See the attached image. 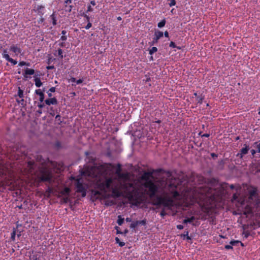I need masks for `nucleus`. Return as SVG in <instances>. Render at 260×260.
<instances>
[{"label":"nucleus","mask_w":260,"mask_h":260,"mask_svg":"<svg viewBox=\"0 0 260 260\" xmlns=\"http://www.w3.org/2000/svg\"><path fill=\"white\" fill-rule=\"evenodd\" d=\"M168 180L166 181L165 187H159L156 192L162 194L164 197H160L161 205L165 207H171L173 204V199H177L180 194L177 191V185L175 184V178L172 177V173L170 171L167 172Z\"/></svg>","instance_id":"obj_1"},{"label":"nucleus","mask_w":260,"mask_h":260,"mask_svg":"<svg viewBox=\"0 0 260 260\" xmlns=\"http://www.w3.org/2000/svg\"><path fill=\"white\" fill-rule=\"evenodd\" d=\"M121 166L118 165L115 171L117 177V181L120 183V187L128 194H132L138 188L140 182L137 180H132L128 173H123L121 172Z\"/></svg>","instance_id":"obj_2"},{"label":"nucleus","mask_w":260,"mask_h":260,"mask_svg":"<svg viewBox=\"0 0 260 260\" xmlns=\"http://www.w3.org/2000/svg\"><path fill=\"white\" fill-rule=\"evenodd\" d=\"M100 187L102 190H106L108 189H112V193L114 196L119 197L120 196L121 193L118 190L119 189L123 191L127 196L133 197L141 191V186L138 185V188L132 194H128L124 189H122L120 186V183L116 184V180L112 178H106L105 180L101 182L99 184Z\"/></svg>","instance_id":"obj_3"},{"label":"nucleus","mask_w":260,"mask_h":260,"mask_svg":"<svg viewBox=\"0 0 260 260\" xmlns=\"http://www.w3.org/2000/svg\"><path fill=\"white\" fill-rule=\"evenodd\" d=\"M152 177V173L145 172L142 176L141 179L145 181L144 183V186L148 189V193L150 197H154L156 191L158 190L159 187H165L166 185L167 180H160L155 182H153L150 180V178Z\"/></svg>","instance_id":"obj_4"},{"label":"nucleus","mask_w":260,"mask_h":260,"mask_svg":"<svg viewBox=\"0 0 260 260\" xmlns=\"http://www.w3.org/2000/svg\"><path fill=\"white\" fill-rule=\"evenodd\" d=\"M37 178L40 182H47L51 183L53 182V175L51 171L46 168H42L37 175Z\"/></svg>","instance_id":"obj_5"},{"label":"nucleus","mask_w":260,"mask_h":260,"mask_svg":"<svg viewBox=\"0 0 260 260\" xmlns=\"http://www.w3.org/2000/svg\"><path fill=\"white\" fill-rule=\"evenodd\" d=\"M76 191L81 192L82 197H85L86 195L87 185L83 184L80 180H78L76 183Z\"/></svg>","instance_id":"obj_6"},{"label":"nucleus","mask_w":260,"mask_h":260,"mask_svg":"<svg viewBox=\"0 0 260 260\" xmlns=\"http://www.w3.org/2000/svg\"><path fill=\"white\" fill-rule=\"evenodd\" d=\"M244 148H243L241 149L240 152L238 153L237 155V156L240 158H242L243 155L247 154L248 153V150H249V147L246 144H244Z\"/></svg>","instance_id":"obj_7"},{"label":"nucleus","mask_w":260,"mask_h":260,"mask_svg":"<svg viewBox=\"0 0 260 260\" xmlns=\"http://www.w3.org/2000/svg\"><path fill=\"white\" fill-rule=\"evenodd\" d=\"M146 224V220L144 219L141 221H136V222H134L132 223L130 225V228L132 229L136 228L137 226L141 224L142 225H145Z\"/></svg>","instance_id":"obj_8"},{"label":"nucleus","mask_w":260,"mask_h":260,"mask_svg":"<svg viewBox=\"0 0 260 260\" xmlns=\"http://www.w3.org/2000/svg\"><path fill=\"white\" fill-rule=\"evenodd\" d=\"M45 103L47 105H57L58 103V102L55 98H53L46 99L45 101Z\"/></svg>","instance_id":"obj_9"},{"label":"nucleus","mask_w":260,"mask_h":260,"mask_svg":"<svg viewBox=\"0 0 260 260\" xmlns=\"http://www.w3.org/2000/svg\"><path fill=\"white\" fill-rule=\"evenodd\" d=\"M163 37V32L160 31L155 32L154 37L153 38V43L156 42L160 38Z\"/></svg>","instance_id":"obj_10"},{"label":"nucleus","mask_w":260,"mask_h":260,"mask_svg":"<svg viewBox=\"0 0 260 260\" xmlns=\"http://www.w3.org/2000/svg\"><path fill=\"white\" fill-rule=\"evenodd\" d=\"M257 190L255 188H253L252 189L249 190V198L251 200H252L253 197H255L256 195Z\"/></svg>","instance_id":"obj_11"},{"label":"nucleus","mask_w":260,"mask_h":260,"mask_svg":"<svg viewBox=\"0 0 260 260\" xmlns=\"http://www.w3.org/2000/svg\"><path fill=\"white\" fill-rule=\"evenodd\" d=\"M36 94L39 95L40 96L39 100L41 102H42L44 100V94L41 90V89H37L35 91Z\"/></svg>","instance_id":"obj_12"},{"label":"nucleus","mask_w":260,"mask_h":260,"mask_svg":"<svg viewBox=\"0 0 260 260\" xmlns=\"http://www.w3.org/2000/svg\"><path fill=\"white\" fill-rule=\"evenodd\" d=\"M34 73H35L34 70L31 69L26 68V70H25L24 73L23 74V76L25 78H27V75H32Z\"/></svg>","instance_id":"obj_13"},{"label":"nucleus","mask_w":260,"mask_h":260,"mask_svg":"<svg viewBox=\"0 0 260 260\" xmlns=\"http://www.w3.org/2000/svg\"><path fill=\"white\" fill-rule=\"evenodd\" d=\"M252 147L256 150L257 152H260V140L254 142Z\"/></svg>","instance_id":"obj_14"},{"label":"nucleus","mask_w":260,"mask_h":260,"mask_svg":"<svg viewBox=\"0 0 260 260\" xmlns=\"http://www.w3.org/2000/svg\"><path fill=\"white\" fill-rule=\"evenodd\" d=\"M70 192V189L68 187H66L61 191V193L64 196H67L69 194Z\"/></svg>","instance_id":"obj_15"},{"label":"nucleus","mask_w":260,"mask_h":260,"mask_svg":"<svg viewBox=\"0 0 260 260\" xmlns=\"http://www.w3.org/2000/svg\"><path fill=\"white\" fill-rule=\"evenodd\" d=\"M72 2V1L71 0H66L65 1V3L66 4H71ZM66 11H68L69 12H70L71 11V9H72V6L70 5V6H68L67 5H66Z\"/></svg>","instance_id":"obj_16"},{"label":"nucleus","mask_w":260,"mask_h":260,"mask_svg":"<svg viewBox=\"0 0 260 260\" xmlns=\"http://www.w3.org/2000/svg\"><path fill=\"white\" fill-rule=\"evenodd\" d=\"M35 85L37 87H40L42 85V83L41 81V80L39 78H36L35 79Z\"/></svg>","instance_id":"obj_17"},{"label":"nucleus","mask_w":260,"mask_h":260,"mask_svg":"<svg viewBox=\"0 0 260 260\" xmlns=\"http://www.w3.org/2000/svg\"><path fill=\"white\" fill-rule=\"evenodd\" d=\"M195 219V217L194 216H191L189 218L185 219L183 220V223H191Z\"/></svg>","instance_id":"obj_18"},{"label":"nucleus","mask_w":260,"mask_h":260,"mask_svg":"<svg viewBox=\"0 0 260 260\" xmlns=\"http://www.w3.org/2000/svg\"><path fill=\"white\" fill-rule=\"evenodd\" d=\"M154 205H156V206H158L161 205V201L160 200V196H157L156 197V201L154 203Z\"/></svg>","instance_id":"obj_19"},{"label":"nucleus","mask_w":260,"mask_h":260,"mask_svg":"<svg viewBox=\"0 0 260 260\" xmlns=\"http://www.w3.org/2000/svg\"><path fill=\"white\" fill-rule=\"evenodd\" d=\"M118 218V219L117 221V223L119 225H121L123 224L124 219L123 218H122L120 215H119Z\"/></svg>","instance_id":"obj_20"},{"label":"nucleus","mask_w":260,"mask_h":260,"mask_svg":"<svg viewBox=\"0 0 260 260\" xmlns=\"http://www.w3.org/2000/svg\"><path fill=\"white\" fill-rule=\"evenodd\" d=\"M54 54L55 55L59 56L61 58H63L62 50H56Z\"/></svg>","instance_id":"obj_21"},{"label":"nucleus","mask_w":260,"mask_h":260,"mask_svg":"<svg viewBox=\"0 0 260 260\" xmlns=\"http://www.w3.org/2000/svg\"><path fill=\"white\" fill-rule=\"evenodd\" d=\"M115 241L116 243L118 244L120 247H123L125 245V243L123 242H121L118 237H116Z\"/></svg>","instance_id":"obj_22"},{"label":"nucleus","mask_w":260,"mask_h":260,"mask_svg":"<svg viewBox=\"0 0 260 260\" xmlns=\"http://www.w3.org/2000/svg\"><path fill=\"white\" fill-rule=\"evenodd\" d=\"M3 57L6 59L8 61L11 59L8 54L7 53L6 50H4V53H3Z\"/></svg>","instance_id":"obj_23"},{"label":"nucleus","mask_w":260,"mask_h":260,"mask_svg":"<svg viewBox=\"0 0 260 260\" xmlns=\"http://www.w3.org/2000/svg\"><path fill=\"white\" fill-rule=\"evenodd\" d=\"M240 243L241 245H243V243H241L240 241H238V240H233V241H231L230 242V244L232 245V246H235L237 244Z\"/></svg>","instance_id":"obj_24"},{"label":"nucleus","mask_w":260,"mask_h":260,"mask_svg":"<svg viewBox=\"0 0 260 260\" xmlns=\"http://www.w3.org/2000/svg\"><path fill=\"white\" fill-rule=\"evenodd\" d=\"M18 95L20 98H23V91L20 87H18Z\"/></svg>","instance_id":"obj_25"},{"label":"nucleus","mask_w":260,"mask_h":260,"mask_svg":"<svg viewBox=\"0 0 260 260\" xmlns=\"http://www.w3.org/2000/svg\"><path fill=\"white\" fill-rule=\"evenodd\" d=\"M166 24V20L165 19H163L161 20L160 22L158 23V27H162L165 25Z\"/></svg>","instance_id":"obj_26"},{"label":"nucleus","mask_w":260,"mask_h":260,"mask_svg":"<svg viewBox=\"0 0 260 260\" xmlns=\"http://www.w3.org/2000/svg\"><path fill=\"white\" fill-rule=\"evenodd\" d=\"M50 18L52 21V24L53 25H55L56 24V20L55 19V16H54V14H52L51 16H50Z\"/></svg>","instance_id":"obj_27"},{"label":"nucleus","mask_w":260,"mask_h":260,"mask_svg":"<svg viewBox=\"0 0 260 260\" xmlns=\"http://www.w3.org/2000/svg\"><path fill=\"white\" fill-rule=\"evenodd\" d=\"M230 187L232 189L236 188V190L237 192H238L241 189V187L240 186H238V187H236L235 186L234 184L230 185Z\"/></svg>","instance_id":"obj_28"},{"label":"nucleus","mask_w":260,"mask_h":260,"mask_svg":"<svg viewBox=\"0 0 260 260\" xmlns=\"http://www.w3.org/2000/svg\"><path fill=\"white\" fill-rule=\"evenodd\" d=\"M61 34L63 35V36L61 37V39L62 41H64L67 39V37L65 36V35L67 34V32L66 30H62L61 31Z\"/></svg>","instance_id":"obj_29"},{"label":"nucleus","mask_w":260,"mask_h":260,"mask_svg":"<svg viewBox=\"0 0 260 260\" xmlns=\"http://www.w3.org/2000/svg\"><path fill=\"white\" fill-rule=\"evenodd\" d=\"M42 156H38L37 159L38 161L40 162V163L43 165L45 163V160L43 159H42Z\"/></svg>","instance_id":"obj_30"},{"label":"nucleus","mask_w":260,"mask_h":260,"mask_svg":"<svg viewBox=\"0 0 260 260\" xmlns=\"http://www.w3.org/2000/svg\"><path fill=\"white\" fill-rule=\"evenodd\" d=\"M15 235H16V232H15V230H14L13 232L11 233V238L13 241H14L15 239Z\"/></svg>","instance_id":"obj_31"},{"label":"nucleus","mask_w":260,"mask_h":260,"mask_svg":"<svg viewBox=\"0 0 260 260\" xmlns=\"http://www.w3.org/2000/svg\"><path fill=\"white\" fill-rule=\"evenodd\" d=\"M238 197L237 195V194L235 193L233 195L232 201L234 202V201H236L238 199Z\"/></svg>","instance_id":"obj_32"},{"label":"nucleus","mask_w":260,"mask_h":260,"mask_svg":"<svg viewBox=\"0 0 260 260\" xmlns=\"http://www.w3.org/2000/svg\"><path fill=\"white\" fill-rule=\"evenodd\" d=\"M203 99L204 97L202 96L197 97L198 102L200 104H201L202 103V101L203 100Z\"/></svg>","instance_id":"obj_33"},{"label":"nucleus","mask_w":260,"mask_h":260,"mask_svg":"<svg viewBox=\"0 0 260 260\" xmlns=\"http://www.w3.org/2000/svg\"><path fill=\"white\" fill-rule=\"evenodd\" d=\"M168 1L170 2V3L169 4V5L171 6H173L175 5L176 2L175 0H168Z\"/></svg>","instance_id":"obj_34"},{"label":"nucleus","mask_w":260,"mask_h":260,"mask_svg":"<svg viewBox=\"0 0 260 260\" xmlns=\"http://www.w3.org/2000/svg\"><path fill=\"white\" fill-rule=\"evenodd\" d=\"M24 65L29 66V63H26L25 62H24L23 61L20 62L19 63V66H21V67L24 66Z\"/></svg>","instance_id":"obj_35"},{"label":"nucleus","mask_w":260,"mask_h":260,"mask_svg":"<svg viewBox=\"0 0 260 260\" xmlns=\"http://www.w3.org/2000/svg\"><path fill=\"white\" fill-rule=\"evenodd\" d=\"M9 61L11 63H12L14 65L16 64L17 63V61L16 60H14L12 58H11V59L9 60Z\"/></svg>","instance_id":"obj_36"},{"label":"nucleus","mask_w":260,"mask_h":260,"mask_svg":"<svg viewBox=\"0 0 260 260\" xmlns=\"http://www.w3.org/2000/svg\"><path fill=\"white\" fill-rule=\"evenodd\" d=\"M52 192V188L51 187H48L47 189V190H46V193H47L48 194H49Z\"/></svg>","instance_id":"obj_37"},{"label":"nucleus","mask_w":260,"mask_h":260,"mask_svg":"<svg viewBox=\"0 0 260 260\" xmlns=\"http://www.w3.org/2000/svg\"><path fill=\"white\" fill-rule=\"evenodd\" d=\"M149 51V54L152 55L154 52H156L157 50H148Z\"/></svg>","instance_id":"obj_38"},{"label":"nucleus","mask_w":260,"mask_h":260,"mask_svg":"<svg viewBox=\"0 0 260 260\" xmlns=\"http://www.w3.org/2000/svg\"><path fill=\"white\" fill-rule=\"evenodd\" d=\"M243 234L244 235L245 238H247L250 235L249 233L248 232H243Z\"/></svg>","instance_id":"obj_39"},{"label":"nucleus","mask_w":260,"mask_h":260,"mask_svg":"<svg viewBox=\"0 0 260 260\" xmlns=\"http://www.w3.org/2000/svg\"><path fill=\"white\" fill-rule=\"evenodd\" d=\"M167 214L166 212L165 211V210L163 209L161 212H160V215L162 216V217H164Z\"/></svg>","instance_id":"obj_40"},{"label":"nucleus","mask_w":260,"mask_h":260,"mask_svg":"<svg viewBox=\"0 0 260 260\" xmlns=\"http://www.w3.org/2000/svg\"><path fill=\"white\" fill-rule=\"evenodd\" d=\"M91 23L89 22H88V24H87V25L85 26V28L86 29H89V28H90L91 27Z\"/></svg>","instance_id":"obj_41"},{"label":"nucleus","mask_w":260,"mask_h":260,"mask_svg":"<svg viewBox=\"0 0 260 260\" xmlns=\"http://www.w3.org/2000/svg\"><path fill=\"white\" fill-rule=\"evenodd\" d=\"M188 235V231H185L184 234L181 235V237L184 238Z\"/></svg>","instance_id":"obj_42"},{"label":"nucleus","mask_w":260,"mask_h":260,"mask_svg":"<svg viewBox=\"0 0 260 260\" xmlns=\"http://www.w3.org/2000/svg\"><path fill=\"white\" fill-rule=\"evenodd\" d=\"M211 156L212 157V158H213L214 159H215L217 157V154L214 153H212L211 154Z\"/></svg>","instance_id":"obj_43"},{"label":"nucleus","mask_w":260,"mask_h":260,"mask_svg":"<svg viewBox=\"0 0 260 260\" xmlns=\"http://www.w3.org/2000/svg\"><path fill=\"white\" fill-rule=\"evenodd\" d=\"M169 46L170 47H173V48H175L176 47L175 43L174 42H171L170 43Z\"/></svg>","instance_id":"obj_44"},{"label":"nucleus","mask_w":260,"mask_h":260,"mask_svg":"<svg viewBox=\"0 0 260 260\" xmlns=\"http://www.w3.org/2000/svg\"><path fill=\"white\" fill-rule=\"evenodd\" d=\"M225 248L226 249H232L233 247L232 245H226L225 246Z\"/></svg>","instance_id":"obj_45"},{"label":"nucleus","mask_w":260,"mask_h":260,"mask_svg":"<svg viewBox=\"0 0 260 260\" xmlns=\"http://www.w3.org/2000/svg\"><path fill=\"white\" fill-rule=\"evenodd\" d=\"M92 194H93L94 196H96V195H98V194H100V193L99 191H93L92 190Z\"/></svg>","instance_id":"obj_46"},{"label":"nucleus","mask_w":260,"mask_h":260,"mask_svg":"<svg viewBox=\"0 0 260 260\" xmlns=\"http://www.w3.org/2000/svg\"><path fill=\"white\" fill-rule=\"evenodd\" d=\"M83 82V80L82 79H79L77 80H76V83L77 84H81Z\"/></svg>","instance_id":"obj_47"},{"label":"nucleus","mask_w":260,"mask_h":260,"mask_svg":"<svg viewBox=\"0 0 260 260\" xmlns=\"http://www.w3.org/2000/svg\"><path fill=\"white\" fill-rule=\"evenodd\" d=\"M177 228L178 229V230H182L183 229V226L182 225H181V224H179V225H177Z\"/></svg>","instance_id":"obj_48"},{"label":"nucleus","mask_w":260,"mask_h":260,"mask_svg":"<svg viewBox=\"0 0 260 260\" xmlns=\"http://www.w3.org/2000/svg\"><path fill=\"white\" fill-rule=\"evenodd\" d=\"M49 91L53 92L55 91V87H52L49 89Z\"/></svg>","instance_id":"obj_49"},{"label":"nucleus","mask_w":260,"mask_h":260,"mask_svg":"<svg viewBox=\"0 0 260 260\" xmlns=\"http://www.w3.org/2000/svg\"><path fill=\"white\" fill-rule=\"evenodd\" d=\"M251 152L252 155H253L254 154H255L256 152H257L256 150L254 148L251 150Z\"/></svg>","instance_id":"obj_50"},{"label":"nucleus","mask_w":260,"mask_h":260,"mask_svg":"<svg viewBox=\"0 0 260 260\" xmlns=\"http://www.w3.org/2000/svg\"><path fill=\"white\" fill-rule=\"evenodd\" d=\"M70 81L71 82H76V79L75 78L72 77L70 79Z\"/></svg>","instance_id":"obj_51"},{"label":"nucleus","mask_w":260,"mask_h":260,"mask_svg":"<svg viewBox=\"0 0 260 260\" xmlns=\"http://www.w3.org/2000/svg\"><path fill=\"white\" fill-rule=\"evenodd\" d=\"M46 68L47 70H52V69H53L54 68V67L53 66H47L46 67Z\"/></svg>","instance_id":"obj_52"},{"label":"nucleus","mask_w":260,"mask_h":260,"mask_svg":"<svg viewBox=\"0 0 260 260\" xmlns=\"http://www.w3.org/2000/svg\"><path fill=\"white\" fill-rule=\"evenodd\" d=\"M93 11V9L92 8H91V7L90 6H89L88 7V9H87V11L88 12H91V11Z\"/></svg>","instance_id":"obj_53"},{"label":"nucleus","mask_w":260,"mask_h":260,"mask_svg":"<svg viewBox=\"0 0 260 260\" xmlns=\"http://www.w3.org/2000/svg\"><path fill=\"white\" fill-rule=\"evenodd\" d=\"M118 229H119V228H118V226H116V229L117 230V234H123V233H122V232H120V231H119L118 230Z\"/></svg>","instance_id":"obj_54"},{"label":"nucleus","mask_w":260,"mask_h":260,"mask_svg":"<svg viewBox=\"0 0 260 260\" xmlns=\"http://www.w3.org/2000/svg\"><path fill=\"white\" fill-rule=\"evenodd\" d=\"M45 106L44 104H39L38 105V107L40 108H43Z\"/></svg>","instance_id":"obj_55"},{"label":"nucleus","mask_w":260,"mask_h":260,"mask_svg":"<svg viewBox=\"0 0 260 260\" xmlns=\"http://www.w3.org/2000/svg\"><path fill=\"white\" fill-rule=\"evenodd\" d=\"M128 230H127V229H125V230H124V231L123 232H122V233H123V234H124V235H126V234H127V233H128Z\"/></svg>","instance_id":"obj_56"},{"label":"nucleus","mask_w":260,"mask_h":260,"mask_svg":"<svg viewBox=\"0 0 260 260\" xmlns=\"http://www.w3.org/2000/svg\"><path fill=\"white\" fill-rule=\"evenodd\" d=\"M125 220L126 222H131L132 221V219L131 218H126L125 219Z\"/></svg>","instance_id":"obj_57"},{"label":"nucleus","mask_w":260,"mask_h":260,"mask_svg":"<svg viewBox=\"0 0 260 260\" xmlns=\"http://www.w3.org/2000/svg\"><path fill=\"white\" fill-rule=\"evenodd\" d=\"M210 135L209 134H205L202 137H209Z\"/></svg>","instance_id":"obj_58"},{"label":"nucleus","mask_w":260,"mask_h":260,"mask_svg":"<svg viewBox=\"0 0 260 260\" xmlns=\"http://www.w3.org/2000/svg\"><path fill=\"white\" fill-rule=\"evenodd\" d=\"M164 35L166 37L168 38L169 37V33L168 31H165Z\"/></svg>","instance_id":"obj_59"},{"label":"nucleus","mask_w":260,"mask_h":260,"mask_svg":"<svg viewBox=\"0 0 260 260\" xmlns=\"http://www.w3.org/2000/svg\"><path fill=\"white\" fill-rule=\"evenodd\" d=\"M90 4L92 5V6H94L95 5V2L93 1H92L90 2Z\"/></svg>","instance_id":"obj_60"},{"label":"nucleus","mask_w":260,"mask_h":260,"mask_svg":"<svg viewBox=\"0 0 260 260\" xmlns=\"http://www.w3.org/2000/svg\"><path fill=\"white\" fill-rule=\"evenodd\" d=\"M60 118V116L59 115H57L55 117V119H58V120H59Z\"/></svg>","instance_id":"obj_61"},{"label":"nucleus","mask_w":260,"mask_h":260,"mask_svg":"<svg viewBox=\"0 0 260 260\" xmlns=\"http://www.w3.org/2000/svg\"><path fill=\"white\" fill-rule=\"evenodd\" d=\"M64 201L67 203L68 201V197H65L64 198Z\"/></svg>","instance_id":"obj_62"},{"label":"nucleus","mask_w":260,"mask_h":260,"mask_svg":"<svg viewBox=\"0 0 260 260\" xmlns=\"http://www.w3.org/2000/svg\"><path fill=\"white\" fill-rule=\"evenodd\" d=\"M47 93H48V95L49 98H51L52 96V94L51 92H47Z\"/></svg>","instance_id":"obj_63"},{"label":"nucleus","mask_w":260,"mask_h":260,"mask_svg":"<svg viewBox=\"0 0 260 260\" xmlns=\"http://www.w3.org/2000/svg\"><path fill=\"white\" fill-rule=\"evenodd\" d=\"M85 17L86 18V19H87V21L89 22V16H88L87 15H85Z\"/></svg>","instance_id":"obj_64"}]
</instances>
